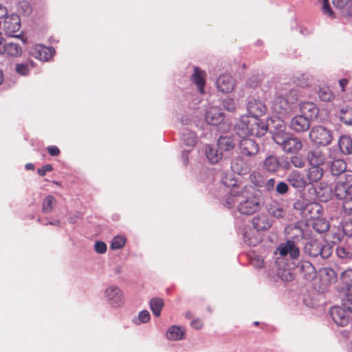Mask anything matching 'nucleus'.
<instances>
[{"label":"nucleus","mask_w":352,"mask_h":352,"mask_svg":"<svg viewBox=\"0 0 352 352\" xmlns=\"http://www.w3.org/2000/svg\"><path fill=\"white\" fill-rule=\"evenodd\" d=\"M235 131L239 136L245 137L254 135L260 137L267 131V126L255 116H242L239 122L235 125Z\"/></svg>","instance_id":"f257e3e1"},{"label":"nucleus","mask_w":352,"mask_h":352,"mask_svg":"<svg viewBox=\"0 0 352 352\" xmlns=\"http://www.w3.org/2000/svg\"><path fill=\"white\" fill-rule=\"evenodd\" d=\"M298 100L296 91L290 89H283L275 98L272 109L275 113L283 115L291 109V105Z\"/></svg>","instance_id":"f03ea898"},{"label":"nucleus","mask_w":352,"mask_h":352,"mask_svg":"<svg viewBox=\"0 0 352 352\" xmlns=\"http://www.w3.org/2000/svg\"><path fill=\"white\" fill-rule=\"evenodd\" d=\"M309 138L316 144L327 146L332 142L333 136L327 128L316 126L311 129Z\"/></svg>","instance_id":"7ed1b4c3"},{"label":"nucleus","mask_w":352,"mask_h":352,"mask_svg":"<svg viewBox=\"0 0 352 352\" xmlns=\"http://www.w3.org/2000/svg\"><path fill=\"white\" fill-rule=\"evenodd\" d=\"M261 208L259 199L254 195L248 197L241 201L238 206V210L241 214L251 215L258 212Z\"/></svg>","instance_id":"20e7f679"},{"label":"nucleus","mask_w":352,"mask_h":352,"mask_svg":"<svg viewBox=\"0 0 352 352\" xmlns=\"http://www.w3.org/2000/svg\"><path fill=\"white\" fill-rule=\"evenodd\" d=\"M294 208L301 210L302 214L309 219H317L322 212V206L316 202H310L304 205L298 200L294 204Z\"/></svg>","instance_id":"39448f33"},{"label":"nucleus","mask_w":352,"mask_h":352,"mask_svg":"<svg viewBox=\"0 0 352 352\" xmlns=\"http://www.w3.org/2000/svg\"><path fill=\"white\" fill-rule=\"evenodd\" d=\"M54 52L52 47L37 44L30 49L29 54L41 61H47L52 58Z\"/></svg>","instance_id":"423d86ee"},{"label":"nucleus","mask_w":352,"mask_h":352,"mask_svg":"<svg viewBox=\"0 0 352 352\" xmlns=\"http://www.w3.org/2000/svg\"><path fill=\"white\" fill-rule=\"evenodd\" d=\"M239 148L240 153L246 157H254L259 151L258 144L249 138L242 139L239 142Z\"/></svg>","instance_id":"0eeeda50"},{"label":"nucleus","mask_w":352,"mask_h":352,"mask_svg":"<svg viewBox=\"0 0 352 352\" xmlns=\"http://www.w3.org/2000/svg\"><path fill=\"white\" fill-rule=\"evenodd\" d=\"M346 164L342 160H333L330 166V170L333 175H340L341 179L344 176L346 182L352 181V171L346 170Z\"/></svg>","instance_id":"6e6552de"},{"label":"nucleus","mask_w":352,"mask_h":352,"mask_svg":"<svg viewBox=\"0 0 352 352\" xmlns=\"http://www.w3.org/2000/svg\"><path fill=\"white\" fill-rule=\"evenodd\" d=\"M347 309L343 306H335L330 310V314L333 321L340 326L345 327L349 322V316L346 313Z\"/></svg>","instance_id":"1a4fd4ad"},{"label":"nucleus","mask_w":352,"mask_h":352,"mask_svg":"<svg viewBox=\"0 0 352 352\" xmlns=\"http://www.w3.org/2000/svg\"><path fill=\"white\" fill-rule=\"evenodd\" d=\"M21 28V20L17 14H10L6 16L3 23V28L6 33L12 35L19 30Z\"/></svg>","instance_id":"9d476101"},{"label":"nucleus","mask_w":352,"mask_h":352,"mask_svg":"<svg viewBox=\"0 0 352 352\" xmlns=\"http://www.w3.org/2000/svg\"><path fill=\"white\" fill-rule=\"evenodd\" d=\"M277 250L282 256L289 254L292 259H296L300 255L299 248L296 245L294 241L290 240L280 244Z\"/></svg>","instance_id":"9b49d317"},{"label":"nucleus","mask_w":352,"mask_h":352,"mask_svg":"<svg viewBox=\"0 0 352 352\" xmlns=\"http://www.w3.org/2000/svg\"><path fill=\"white\" fill-rule=\"evenodd\" d=\"M216 85L219 91L222 93H230L234 89L235 82L232 76L223 74L218 78Z\"/></svg>","instance_id":"f8f14e48"},{"label":"nucleus","mask_w":352,"mask_h":352,"mask_svg":"<svg viewBox=\"0 0 352 352\" xmlns=\"http://www.w3.org/2000/svg\"><path fill=\"white\" fill-rule=\"evenodd\" d=\"M109 302L113 307H119L123 302V294L120 289L116 286L108 287L105 291Z\"/></svg>","instance_id":"ddd939ff"},{"label":"nucleus","mask_w":352,"mask_h":352,"mask_svg":"<svg viewBox=\"0 0 352 352\" xmlns=\"http://www.w3.org/2000/svg\"><path fill=\"white\" fill-rule=\"evenodd\" d=\"M252 226L257 231H265L269 230L273 224V221L265 214H259L253 217Z\"/></svg>","instance_id":"4468645a"},{"label":"nucleus","mask_w":352,"mask_h":352,"mask_svg":"<svg viewBox=\"0 0 352 352\" xmlns=\"http://www.w3.org/2000/svg\"><path fill=\"white\" fill-rule=\"evenodd\" d=\"M206 74L198 67H194V72L190 77V80L195 84L198 91L201 94H204V87L206 85Z\"/></svg>","instance_id":"2eb2a0df"},{"label":"nucleus","mask_w":352,"mask_h":352,"mask_svg":"<svg viewBox=\"0 0 352 352\" xmlns=\"http://www.w3.org/2000/svg\"><path fill=\"white\" fill-rule=\"evenodd\" d=\"M231 168L233 172L239 175H245L249 173L250 165L241 156H237L232 160Z\"/></svg>","instance_id":"dca6fc26"},{"label":"nucleus","mask_w":352,"mask_h":352,"mask_svg":"<svg viewBox=\"0 0 352 352\" xmlns=\"http://www.w3.org/2000/svg\"><path fill=\"white\" fill-rule=\"evenodd\" d=\"M205 119L208 124L217 125L223 120V113L219 108L211 107L207 110Z\"/></svg>","instance_id":"f3484780"},{"label":"nucleus","mask_w":352,"mask_h":352,"mask_svg":"<svg viewBox=\"0 0 352 352\" xmlns=\"http://www.w3.org/2000/svg\"><path fill=\"white\" fill-rule=\"evenodd\" d=\"M287 181L291 186L297 188H304L309 184L307 178L299 171H292L287 177Z\"/></svg>","instance_id":"a211bd4d"},{"label":"nucleus","mask_w":352,"mask_h":352,"mask_svg":"<svg viewBox=\"0 0 352 352\" xmlns=\"http://www.w3.org/2000/svg\"><path fill=\"white\" fill-rule=\"evenodd\" d=\"M307 158L310 166H320L326 162V155L320 149L309 151Z\"/></svg>","instance_id":"6ab92c4d"},{"label":"nucleus","mask_w":352,"mask_h":352,"mask_svg":"<svg viewBox=\"0 0 352 352\" xmlns=\"http://www.w3.org/2000/svg\"><path fill=\"white\" fill-rule=\"evenodd\" d=\"M248 111L251 114L250 116L258 118L263 115L266 111L264 103L260 100L252 99L248 102Z\"/></svg>","instance_id":"aec40b11"},{"label":"nucleus","mask_w":352,"mask_h":352,"mask_svg":"<svg viewBox=\"0 0 352 352\" xmlns=\"http://www.w3.org/2000/svg\"><path fill=\"white\" fill-rule=\"evenodd\" d=\"M291 127L296 132H303L310 127V122L307 117L297 116L292 118Z\"/></svg>","instance_id":"412c9836"},{"label":"nucleus","mask_w":352,"mask_h":352,"mask_svg":"<svg viewBox=\"0 0 352 352\" xmlns=\"http://www.w3.org/2000/svg\"><path fill=\"white\" fill-rule=\"evenodd\" d=\"M300 109L302 113V116L307 117L309 120L316 118L318 116L319 112L317 106L314 103L310 102H305L302 103Z\"/></svg>","instance_id":"4be33fe9"},{"label":"nucleus","mask_w":352,"mask_h":352,"mask_svg":"<svg viewBox=\"0 0 352 352\" xmlns=\"http://www.w3.org/2000/svg\"><path fill=\"white\" fill-rule=\"evenodd\" d=\"M3 50L0 52V54L6 55L8 56L16 57L21 54L22 49L21 46L13 42L5 43L3 47Z\"/></svg>","instance_id":"5701e85b"},{"label":"nucleus","mask_w":352,"mask_h":352,"mask_svg":"<svg viewBox=\"0 0 352 352\" xmlns=\"http://www.w3.org/2000/svg\"><path fill=\"white\" fill-rule=\"evenodd\" d=\"M324 175V170L320 166H310L307 170V180L308 184H313L319 181Z\"/></svg>","instance_id":"b1692460"},{"label":"nucleus","mask_w":352,"mask_h":352,"mask_svg":"<svg viewBox=\"0 0 352 352\" xmlns=\"http://www.w3.org/2000/svg\"><path fill=\"white\" fill-rule=\"evenodd\" d=\"M282 148L288 153L297 152L301 149L302 143L297 138L288 137Z\"/></svg>","instance_id":"393cba45"},{"label":"nucleus","mask_w":352,"mask_h":352,"mask_svg":"<svg viewBox=\"0 0 352 352\" xmlns=\"http://www.w3.org/2000/svg\"><path fill=\"white\" fill-rule=\"evenodd\" d=\"M320 248L322 243L318 240H312L306 244L305 251L309 256L316 257L320 253Z\"/></svg>","instance_id":"a878e982"},{"label":"nucleus","mask_w":352,"mask_h":352,"mask_svg":"<svg viewBox=\"0 0 352 352\" xmlns=\"http://www.w3.org/2000/svg\"><path fill=\"white\" fill-rule=\"evenodd\" d=\"M184 329L179 326H172L168 329L166 332L167 338L171 340H182L184 338Z\"/></svg>","instance_id":"bb28decb"},{"label":"nucleus","mask_w":352,"mask_h":352,"mask_svg":"<svg viewBox=\"0 0 352 352\" xmlns=\"http://www.w3.org/2000/svg\"><path fill=\"white\" fill-rule=\"evenodd\" d=\"M340 151L345 155L352 153V140L348 135H342L338 141Z\"/></svg>","instance_id":"cd10ccee"},{"label":"nucleus","mask_w":352,"mask_h":352,"mask_svg":"<svg viewBox=\"0 0 352 352\" xmlns=\"http://www.w3.org/2000/svg\"><path fill=\"white\" fill-rule=\"evenodd\" d=\"M347 182H344L341 178L337 182L334 188V193L336 197L339 199H344L347 198L348 186H346Z\"/></svg>","instance_id":"c85d7f7f"},{"label":"nucleus","mask_w":352,"mask_h":352,"mask_svg":"<svg viewBox=\"0 0 352 352\" xmlns=\"http://www.w3.org/2000/svg\"><path fill=\"white\" fill-rule=\"evenodd\" d=\"M219 149L225 151L232 150L235 146V143L232 137L221 136L217 142Z\"/></svg>","instance_id":"c756f323"},{"label":"nucleus","mask_w":352,"mask_h":352,"mask_svg":"<svg viewBox=\"0 0 352 352\" xmlns=\"http://www.w3.org/2000/svg\"><path fill=\"white\" fill-rule=\"evenodd\" d=\"M34 62L31 59H28L24 63H17L15 66V71L21 76H27L30 69L34 67Z\"/></svg>","instance_id":"7c9ffc66"},{"label":"nucleus","mask_w":352,"mask_h":352,"mask_svg":"<svg viewBox=\"0 0 352 352\" xmlns=\"http://www.w3.org/2000/svg\"><path fill=\"white\" fill-rule=\"evenodd\" d=\"M264 168L270 172H276L280 166V163L274 155L268 156L264 161Z\"/></svg>","instance_id":"2f4dec72"},{"label":"nucleus","mask_w":352,"mask_h":352,"mask_svg":"<svg viewBox=\"0 0 352 352\" xmlns=\"http://www.w3.org/2000/svg\"><path fill=\"white\" fill-rule=\"evenodd\" d=\"M206 155L212 164L217 163L222 158V153H219L214 146L208 145L206 149Z\"/></svg>","instance_id":"473e14b6"},{"label":"nucleus","mask_w":352,"mask_h":352,"mask_svg":"<svg viewBox=\"0 0 352 352\" xmlns=\"http://www.w3.org/2000/svg\"><path fill=\"white\" fill-rule=\"evenodd\" d=\"M268 212L277 219L283 218L285 215V210L278 203L274 202L270 204Z\"/></svg>","instance_id":"72a5a7b5"},{"label":"nucleus","mask_w":352,"mask_h":352,"mask_svg":"<svg viewBox=\"0 0 352 352\" xmlns=\"http://www.w3.org/2000/svg\"><path fill=\"white\" fill-rule=\"evenodd\" d=\"M56 203V199L52 195L46 196L42 202V212L44 214L51 212Z\"/></svg>","instance_id":"f704fd0d"},{"label":"nucleus","mask_w":352,"mask_h":352,"mask_svg":"<svg viewBox=\"0 0 352 352\" xmlns=\"http://www.w3.org/2000/svg\"><path fill=\"white\" fill-rule=\"evenodd\" d=\"M343 292L344 296L342 298V306L352 313V287H346Z\"/></svg>","instance_id":"c9c22d12"},{"label":"nucleus","mask_w":352,"mask_h":352,"mask_svg":"<svg viewBox=\"0 0 352 352\" xmlns=\"http://www.w3.org/2000/svg\"><path fill=\"white\" fill-rule=\"evenodd\" d=\"M300 270L306 278H311L316 274L314 267L309 261L301 262Z\"/></svg>","instance_id":"e433bc0d"},{"label":"nucleus","mask_w":352,"mask_h":352,"mask_svg":"<svg viewBox=\"0 0 352 352\" xmlns=\"http://www.w3.org/2000/svg\"><path fill=\"white\" fill-rule=\"evenodd\" d=\"M164 306V302L162 298H153L150 301L151 309L155 316H159L161 314V310Z\"/></svg>","instance_id":"4c0bfd02"},{"label":"nucleus","mask_w":352,"mask_h":352,"mask_svg":"<svg viewBox=\"0 0 352 352\" xmlns=\"http://www.w3.org/2000/svg\"><path fill=\"white\" fill-rule=\"evenodd\" d=\"M318 96L320 99L324 102H329L334 98V95L329 87H320Z\"/></svg>","instance_id":"58836bf2"},{"label":"nucleus","mask_w":352,"mask_h":352,"mask_svg":"<svg viewBox=\"0 0 352 352\" xmlns=\"http://www.w3.org/2000/svg\"><path fill=\"white\" fill-rule=\"evenodd\" d=\"M340 120L348 125L352 124V108L346 107L345 109H340Z\"/></svg>","instance_id":"ea45409f"},{"label":"nucleus","mask_w":352,"mask_h":352,"mask_svg":"<svg viewBox=\"0 0 352 352\" xmlns=\"http://www.w3.org/2000/svg\"><path fill=\"white\" fill-rule=\"evenodd\" d=\"M183 139L188 146H193L197 143V136L192 131H187L186 133L183 135Z\"/></svg>","instance_id":"a19ab883"},{"label":"nucleus","mask_w":352,"mask_h":352,"mask_svg":"<svg viewBox=\"0 0 352 352\" xmlns=\"http://www.w3.org/2000/svg\"><path fill=\"white\" fill-rule=\"evenodd\" d=\"M295 83L299 87H307L310 85L311 80L307 75L302 74L295 78Z\"/></svg>","instance_id":"79ce46f5"},{"label":"nucleus","mask_w":352,"mask_h":352,"mask_svg":"<svg viewBox=\"0 0 352 352\" xmlns=\"http://www.w3.org/2000/svg\"><path fill=\"white\" fill-rule=\"evenodd\" d=\"M126 243V239L124 236H115L111 242V248L113 250H118L122 248Z\"/></svg>","instance_id":"37998d69"},{"label":"nucleus","mask_w":352,"mask_h":352,"mask_svg":"<svg viewBox=\"0 0 352 352\" xmlns=\"http://www.w3.org/2000/svg\"><path fill=\"white\" fill-rule=\"evenodd\" d=\"M341 279L347 287H352V269L343 272L341 275Z\"/></svg>","instance_id":"c03bdc74"},{"label":"nucleus","mask_w":352,"mask_h":352,"mask_svg":"<svg viewBox=\"0 0 352 352\" xmlns=\"http://www.w3.org/2000/svg\"><path fill=\"white\" fill-rule=\"evenodd\" d=\"M329 223L322 219H317L316 221L314 223V228L318 232L322 233L323 232H325L329 230Z\"/></svg>","instance_id":"a18cd8bd"},{"label":"nucleus","mask_w":352,"mask_h":352,"mask_svg":"<svg viewBox=\"0 0 352 352\" xmlns=\"http://www.w3.org/2000/svg\"><path fill=\"white\" fill-rule=\"evenodd\" d=\"M288 137L289 136L285 133H276L273 135V140L277 144L283 147Z\"/></svg>","instance_id":"49530a36"},{"label":"nucleus","mask_w":352,"mask_h":352,"mask_svg":"<svg viewBox=\"0 0 352 352\" xmlns=\"http://www.w3.org/2000/svg\"><path fill=\"white\" fill-rule=\"evenodd\" d=\"M290 162L296 168H302L305 164L302 157L298 155L292 156L290 159Z\"/></svg>","instance_id":"de8ad7c7"},{"label":"nucleus","mask_w":352,"mask_h":352,"mask_svg":"<svg viewBox=\"0 0 352 352\" xmlns=\"http://www.w3.org/2000/svg\"><path fill=\"white\" fill-rule=\"evenodd\" d=\"M332 254V248L328 245H323L322 243V248H320V256L322 258H329Z\"/></svg>","instance_id":"09e8293b"},{"label":"nucleus","mask_w":352,"mask_h":352,"mask_svg":"<svg viewBox=\"0 0 352 352\" xmlns=\"http://www.w3.org/2000/svg\"><path fill=\"white\" fill-rule=\"evenodd\" d=\"M235 196H239V195L234 189H232L226 201V205L228 208H232L235 204L236 201L234 198Z\"/></svg>","instance_id":"8fccbe9b"},{"label":"nucleus","mask_w":352,"mask_h":352,"mask_svg":"<svg viewBox=\"0 0 352 352\" xmlns=\"http://www.w3.org/2000/svg\"><path fill=\"white\" fill-rule=\"evenodd\" d=\"M223 105L229 111H234L236 109L234 101L232 98L225 99L223 102Z\"/></svg>","instance_id":"3c124183"},{"label":"nucleus","mask_w":352,"mask_h":352,"mask_svg":"<svg viewBox=\"0 0 352 352\" xmlns=\"http://www.w3.org/2000/svg\"><path fill=\"white\" fill-rule=\"evenodd\" d=\"M344 201L342 204V208L344 212L347 214H352V199H344Z\"/></svg>","instance_id":"603ef678"},{"label":"nucleus","mask_w":352,"mask_h":352,"mask_svg":"<svg viewBox=\"0 0 352 352\" xmlns=\"http://www.w3.org/2000/svg\"><path fill=\"white\" fill-rule=\"evenodd\" d=\"M95 251L99 254H104L107 251V245L100 241H96L94 245Z\"/></svg>","instance_id":"864d4df0"},{"label":"nucleus","mask_w":352,"mask_h":352,"mask_svg":"<svg viewBox=\"0 0 352 352\" xmlns=\"http://www.w3.org/2000/svg\"><path fill=\"white\" fill-rule=\"evenodd\" d=\"M288 190H289L288 185L283 182H279L276 185V192L280 195H284V194L287 193Z\"/></svg>","instance_id":"5fc2aeb1"},{"label":"nucleus","mask_w":352,"mask_h":352,"mask_svg":"<svg viewBox=\"0 0 352 352\" xmlns=\"http://www.w3.org/2000/svg\"><path fill=\"white\" fill-rule=\"evenodd\" d=\"M151 316L150 313L147 310H143L140 312L138 315V319L140 322L146 323L150 320Z\"/></svg>","instance_id":"6e6d98bb"},{"label":"nucleus","mask_w":352,"mask_h":352,"mask_svg":"<svg viewBox=\"0 0 352 352\" xmlns=\"http://www.w3.org/2000/svg\"><path fill=\"white\" fill-rule=\"evenodd\" d=\"M342 229L346 235L352 236V220L345 221L342 226Z\"/></svg>","instance_id":"4d7b16f0"},{"label":"nucleus","mask_w":352,"mask_h":352,"mask_svg":"<svg viewBox=\"0 0 352 352\" xmlns=\"http://www.w3.org/2000/svg\"><path fill=\"white\" fill-rule=\"evenodd\" d=\"M53 167L51 164H47L37 169V173L40 176H45L47 172H51Z\"/></svg>","instance_id":"13d9d810"},{"label":"nucleus","mask_w":352,"mask_h":352,"mask_svg":"<svg viewBox=\"0 0 352 352\" xmlns=\"http://www.w3.org/2000/svg\"><path fill=\"white\" fill-rule=\"evenodd\" d=\"M47 150L52 156H58L60 154V150L56 146H49Z\"/></svg>","instance_id":"bf43d9fd"},{"label":"nucleus","mask_w":352,"mask_h":352,"mask_svg":"<svg viewBox=\"0 0 352 352\" xmlns=\"http://www.w3.org/2000/svg\"><path fill=\"white\" fill-rule=\"evenodd\" d=\"M336 254L340 258H346L348 255L346 250L342 246H339L337 248Z\"/></svg>","instance_id":"052dcab7"},{"label":"nucleus","mask_w":352,"mask_h":352,"mask_svg":"<svg viewBox=\"0 0 352 352\" xmlns=\"http://www.w3.org/2000/svg\"><path fill=\"white\" fill-rule=\"evenodd\" d=\"M349 0H333V4L338 8H344Z\"/></svg>","instance_id":"680f3d73"},{"label":"nucleus","mask_w":352,"mask_h":352,"mask_svg":"<svg viewBox=\"0 0 352 352\" xmlns=\"http://www.w3.org/2000/svg\"><path fill=\"white\" fill-rule=\"evenodd\" d=\"M322 11L324 14L331 15L333 14L332 10L329 3H324L322 5Z\"/></svg>","instance_id":"e2e57ef3"},{"label":"nucleus","mask_w":352,"mask_h":352,"mask_svg":"<svg viewBox=\"0 0 352 352\" xmlns=\"http://www.w3.org/2000/svg\"><path fill=\"white\" fill-rule=\"evenodd\" d=\"M202 325H203L202 321L199 319H195L191 322L192 327H193L194 329H201L202 327Z\"/></svg>","instance_id":"0e129e2a"},{"label":"nucleus","mask_w":352,"mask_h":352,"mask_svg":"<svg viewBox=\"0 0 352 352\" xmlns=\"http://www.w3.org/2000/svg\"><path fill=\"white\" fill-rule=\"evenodd\" d=\"M274 184H275V179H270L267 180V183H266V188L268 190H271L272 189L274 188Z\"/></svg>","instance_id":"69168bd1"},{"label":"nucleus","mask_w":352,"mask_h":352,"mask_svg":"<svg viewBox=\"0 0 352 352\" xmlns=\"http://www.w3.org/2000/svg\"><path fill=\"white\" fill-rule=\"evenodd\" d=\"M348 84V80L343 78L339 80V85L341 88L342 91H345V87Z\"/></svg>","instance_id":"338daca9"},{"label":"nucleus","mask_w":352,"mask_h":352,"mask_svg":"<svg viewBox=\"0 0 352 352\" xmlns=\"http://www.w3.org/2000/svg\"><path fill=\"white\" fill-rule=\"evenodd\" d=\"M8 14L7 8L0 4V19H3Z\"/></svg>","instance_id":"774afa93"}]
</instances>
